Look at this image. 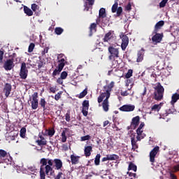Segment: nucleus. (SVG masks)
<instances>
[{
	"label": "nucleus",
	"mask_w": 179,
	"mask_h": 179,
	"mask_svg": "<svg viewBox=\"0 0 179 179\" xmlns=\"http://www.w3.org/2000/svg\"><path fill=\"white\" fill-rule=\"evenodd\" d=\"M144 127L145 122H141L138 126V129H136L137 136L135 134V133L131 134L130 136L133 150H136V149L138 148V143H136V142L142 141V139H143L146 136V134L143 133Z\"/></svg>",
	"instance_id": "nucleus-1"
},
{
	"label": "nucleus",
	"mask_w": 179,
	"mask_h": 179,
	"mask_svg": "<svg viewBox=\"0 0 179 179\" xmlns=\"http://www.w3.org/2000/svg\"><path fill=\"white\" fill-rule=\"evenodd\" d=\"M52 159L50 158H42L40 160V178L45 179V174L48 176L52 171Z\"/></svg>",
	"instance_id": "nucleus-2"
},
{
	"label": "nucleus",
	"mask_w": 179,
	"mask_h": 179,
	"mask_svg": "<svg viewBox=\"0 0 179 179\" xmlns=\"http://www.w3.org/2000/svg\"><path fill=\"white\" fill-rule=\"evenodd\" d=\"M57 62L58 66L53 71L52 76H57V75H59L62 69H64V66H65V64L66 62V57L65 55H64V54H59L57 55Z\"/></svg>",
	"instance_id": "nucleus-3"
},
{
	"label": "nucleus",
	"mask_w": 179,
	"mask_h": 179,
	"mask_svg": "<svg viewBox=\"0 0 179 179\" xmlns=\"http://www.w3.org/2000/svg\"><path fill=\"white\" fill-rule=\"evenodd\" d=\"M154 99L155 100H157V101H160V100H163V96L164 94V87L162 86L160 83H157L154 87Z\"/></svg>",
	"instance_id": "nucleus-4"
},
{
	"label": "nucleus",
	"mask_w": 179,
	"mask_h": 179,
	"mask_svg": "<svg viewBox=\"0 0 179 179\" xmlns=\"http://www.w3.org/2000/svg\"><path fill=\"white\" fill-rule=\"evenodd\" d=\"M114 85H115V83L114 81H112L109 85H106L103 87V89H105L106 92L102 93L99 97H98V103H101L104 99H106V96L107 94H109L110 97V92L113 90V87H114Z\"/></svg>",
	"instance_id": "nucleus-5"
},
{
	"label": "nucleus",
	"mask_w": 179,
	"mask_h": 179,
	"mask_svg": "<svg viewBox=\"0 0 179 179\" xmlns=\"http://www.w3.org/2000/svg\"><path fill=\"white\" fill-rule=\"evenodd\" d=\"M108 52L110 54V55L109 56L110 61H115V58H118V57H120V52L118 51L117 48L110 46L108 48Z\"/></svg>",
	"instance_id": "nucleus-6"
},
{
	"label": "nucleus",
	"mask_w": 179,
	"mask_h": 179,
	"mask_svg": "<svg viewBox=\"0 0 179 179\" xmlns=\"http://www.w3.org/2000/svg\"><path fill=\"white\" fill-rule=\"evenodd\" d=\"M120 37L122 40L121 48L122 51H125L127 50V47H128V44H129V38L124 33H121Z\"/></svg>",
	"instance_id": "nucleus-7"
},
{
	"label": "nucleus",
	"mask_w": 179,
	"mask_h": 179,
	"mask_svg": "<svg viewBox=\"0 0 179 179\" xmlns=\"http://www.w3.org/2000/svg\"><path fill=\"white\" fill-rule=\"evenodd\" d=\"M31 106L32 110H37V108H38V94L37 92H34L32 94Z\"/></svg>",
	"instance_id": "nucleus-8"
},
{
	"label": "nucleus",
	"mask_w": 179,
	"mask_h": 179,
	"mask_svg": "<svg viewBox=\"0 0 179 179\" xmlns=\"http://www.w3.org/2000/svg\"><path fill=\"white\" fill-rule=\"evenodd\" d=\"M5 71H12L15 68V63H13V59H7L3 66Z\"/></svg>",
	"instance_id": "nucleus-9"
},
{
	"label": "nucleus",
	"mask_w": 179,
	"mask_h": 179,
	"mask_svg": "<svg viewBox=\"0 0 179 179\" xmlns=\"http://www.w3.org/2000/svg\"><path fill=\"white\" fill-rule=\"evenodd\" d=\"M159 146L155 147L150 152V162L153 164V162H155V159L159 153Z\"/></svg>",
	"instance_id": "nucleus-10"
},
{
	"label": "nucleus",
	"mask_w": 179,
	"mask_h": 179,
	"mask_svg": "<svg viewBox=\"0 0 179 179\" xmlns=\"http://www.w3.org/2000/svg\"><path fill=\"white\" fill-rule=\"evenodd\" d=\"M162 40H163V34L155 33V34L152 38V41L154 44L161 43Z\"/></svg>",
	"instance_id": "nucleus-11"
},
{
	"label": "nucleus",
	"mask_w": 179,
	"mask_h": 179,
	"mask_svg": "<svg viewBox=\"0 0 179 179\" xmlns=\"http://www.w3.org/2000/svg\"><path fill=\"white\" fill-rule=\"evenodd\" d=\"M120 111H124L127 113H129L131 111H134L135 110V105H123L120 108Z\"/></svg>",
	"instance_id": "nucleus-12"
},
{
	"label": "nucleus",
	"mask_w": 179,
	"mask_h": 179,
	"mask_svg": "<svg viewBox=\"0 0 179 179\" xmlns=\"http://www.w3.org/2000/svg\"><path fill=\"white\" fill-rule=\"evenodd\" d=\"M113 39H114V32L110 31L105 35L103 40L104 43H111V41H113Z\"/></svg>",
	"instance_id": "nucleus-13"
},
{
	"label": "nucleus",
	"mask_w": 179,
	"mask_h": 179,
	"mask_svg": "<svg viewBox=\"0 0 179 179\" xmlns=\"http://www.w3.org/2000/svg\"><path fill=\"white\" fill-rule=\"evenodd\" d=\"M88 111H89V101L85 100L83 102V110H82V113L85 117H87Z\"/></svg>",
	"instance_id": "nucleus-14"
},
{
	"label": "nucleus",
	"mask_w": 179,
	"mask_h": 179,
	"mask_svg": "<svg viewBox=\"0 0 179 179\" xmlns=\"http://www.w3.org/2000/svg\"><path fill=\"white\" fill-rule=\"evenodd\" d=\"M141 121V118L139 116H136L132 118L131 122V127L132 129H135L138 125H139V122Z\"/></svg>",
	"instance_id": "nucleus-15"
},
{
	"label": "nucleus",
	"mask_w": 179,
	"mask_h": 179,
	"mask_svg": "<svg viewBox=\"0 0 179 179\" xmlns=\"http://www.w3.org/2000/svg\"><path fill=\"white\" fill-rule=\"evenodd\" d=\"M3 92L5 94L6 97H9L10 92H12V85L9 83H6Z\"/></svg>",
	"instance_id": "nucleus-16"
},
{
	"label": "nucleus",
	"mask_w": 179,
	"mask_h": 179,
	"mask_svg": "<svg viewBox=\"0 0 179 179\" xmlns=\"http://www.w3.org/2000/svg\"><path fill=\"white\" fill-rule=\"evenodd\" d=\"M108 99H110V94H107L106 96H105V99L103 100L102 103V107L103 108V110L106 111V113L108 111V107H110V105L108 103Z\"/></svg>",
	"instance_id": "nucleus-17"
},
{
	"label": "nucleus",
	"mask_w": 179,
	"mask_h": 179,
	"mask_svg": "<svg viewBox=\"0 0 179 179\" xmlns=\"http://www.w3.org/2000/svg\"><path fill=\"white\" fill-rule=\"evenodd\" d=\"M52 165L54 164L55 162V166L56 170H61L62 169V161L59 159H55L52 160Z\"/></svg>",
	"instance_id": "nucleus-18"
},
{
	"label": "nucleus",
	"mask_w": 179,
	"mask_h": 179,
	"mask_svg": "<svg viewBox=\"0 0 179 179\" xmlns=\"http://www.w3.org/2000/svg\"><path fill=\"white\" fill-rule=\"evenodd\" d=\"M70 158H71L72 164H79V160L80 159V156L73 154L71 155Z\"/></svg>",
	"instance_id": "nucleus-19"
},
{
	"label": "nucleus",
	"mask_w": 179,
	"mask_h": 179,
	"mask_svg": "<svg viewBox=\"0 0 179 179\" xmlns=\"http://www.w3.org/2000/svg\"><path fill=\"white\" fill-rule=\"evenodd\" d=\"M92 150L93 147H92L91 145L85 146L84 149L85 156H86V157H89L90 155H92Z\"/></svg>",
	"instance_id": "nucleus-20"
},
{
	"label": "nucleus",
	"mask_w": 179,
	"mask_h": 179,
	"mask_svg": "<svg viewBox=\"0 0 179 179\" xmlns=\"http://www.w3.org/2000/svg\"><path fill=\"white\" fill-rule=\"evenodd\" d=\"M164 26V21L161 20L157 22V24L155 26L154 33H157V31H159V30H160V29H162V27H163Z\"/></svg>",
	"instance_id": "nucleus-21"
},
{
	"label": "nucleus",
	"mask_w": 179,
	"mask_h": 179,
	"mask_svg": "<svg viewBox=\"0 0 179 179\" xmlns=\"http://www.w3.org/2000/svg\"><path fill=\"white\" fill-rule=\"evenodd\" d=\"M55 134V130L54 129H45L43 135L45 136H50V138L54 136Z\"/></svg>",
	"instance_id": "nucleus-22"
},
{
	"label": "nucleus",
	"mask_w": 179,
	"mask_h": 179,
	"mask_svg": "<svg viewBox=\"0 0 179 179\" xmlns=\"http://www.w3.org/2000/svg\"><path fill=\"white\" fill-rule=\"evenodd\" d=\"M143 55H145V52L143 49H141L137 54L136 62H142L143 61Z\"/></svg>",
	"instance_id": "nucleus-23"
},
{
	"label": "nucleus",
	"mask_w": 179,
	"mask_h": 179,
	"mask_svg": "<svg viewBox=\"0 0 179 179\" xmlns=\"http://www.w3.org/2000/svg\"><path fill=\"white\" fill-rule=\"evenodd\" d=\"M178 100H179V94L178 93L173 94L171 96V106H174V104H176V102L178 101Z\"/></svg>",
	"instance_id": "nucleus-24"
},
{
	"label": "nucleus",
	"mask_w": 179,
	"mask_h": 179,
	"mask_svg": "<svg viewBox=\"0 0 179 179\" xmlns=\"http://www.w3.org/2000/svg\"><path fill=\"white\" fill-rule=\"evenodd\" d=\"M163 104H164L163 102H161L159 104H155L151 108V111H157V112L160 111V108L163 107Z\"/></svg>",
	"instance_id": "nucleus-25"
},
{
	"label": "nucleus",
	"mask_w": 179,
	"mask_h": 179,
	"mask_svg": "<svg viewBox=\"0 0 179 179\" xmlns=\"http://www.w3.org/2000/svg\"><path fill=\"white\" fill-rule=\"evenodd\" d=\"M104 17H106V9L102 8L99 10V19L101 20Z\"/></svg>",
	"instance_id": "nucleus-26"
},
{
	"label": "nucleus",
	"mask_w": 179,
	"mask_h": 179,
	"mask_svg": "<svg viewBox=\"0 0 179 179\" xmlns=\"http://www.w3.org/2000/svg\"><path fill=\"white\" fill-rule=\"evenodd\" d=\"M27 73H29V71L20 70V76L21 79H26L27 78Z\"/></svg>",
	"instance_id": "nucleus-27"
},
{
	"label": "nucleus",
	"mask_w": 179,
	"mask_h": 179,
	"mask_svg": "<svg viewBox=\"0 0 179 179\" xmlns=\"http://www.w3.org/2000/svg\"><path fill=\"white\" fill-rule=\"evenodd\" d=\"M66 131H68V129H64V130L62 131L61 136H62V142L63 143H65L66 142Z\"/></svg>",
	"instance_id": "nucleus-28"
},
{
	"label": "nucleus",
	"mask_w": 179,
	"mask_h": 179,
	"mask_svg": "<svg viewBox=\"0 0 179 179\" xmlns=\"http://www.w3.org/2000/svg\"><path fill=\"white\" fill-rule=\"evenodd\" d=\"M24 12L27 16H33V10L27 6L24 7Z\"/></svg>",
	"instance_id": "nucleus-29"
},
{
	"label": "nucleus",
	"mask_w": 179,
	"mask_h": 179,
	"mask_svg": "<svg viewBox=\"0 0 179 179\" xmlns=\"http://www.w3.org/2000/svg\"><path fill=\"white\" fill-rule=\"evenodd\" d=\"M47 104V101H45V99L41 98L40 101H39V105L43 110H46L47 108H45V105Z\"/></svg>",
	"instance_id": "nucleus-30"
},
{
	"label": "nucleus",
	"mask_w": 179,
	"mask_h": 179,
	"mask_svg": "<svg viewBox=\"0 0 179 179\" xmlns=\"http://www.w3.org/2000/svg\"><path fill=\"white\" fill-rule=\"evenodd\" d=\"M128 170H129V171L130 170H133V171L136 172V170H137L136 165H135V164H134V163H132V162H130L129 164Z\"/></svg>",
	"instance_id": "nucleus-31"
},
{
	"label": "nucleus",
	"mask_w": 179,
	"mask_h": 179,
	"mask_svg": "<svg viewBox=\"0 0 179 179\" xmlns=\"http://www.w3.org/2000/svg\"><path fill=\"white\" fill-rule=\"evenodd\" d=\"M100 157H101L100 154H97L96 155V157L94 159V164H95V166H99L100 164Z\"/></svg>",
	"instance_id": "nucleus-32"
},
{
	"label": "nucleus",
	"mask_w": 179,
	"mask_h": 179,
	"mask_svg": "<svg viewBox=\"0 0 179 179\" xmlns=\"http://www.w3.org/2000/svg\"><path fill=\"white\" fill-rule=\"evenodd\" d=\"M117 9H118V2L115 1L111 8L112 13H115V12H117Z\"/></svg>",
	"instance_id": "nucleus-33"
},
{
	"label": "nucleus",
	"mask_w": 179,
	"mask_h": 179,
	"mask_svg": "<svg viewBox=\"0 0 179 179\" xmlns=\"http://www.w3.org/2000/svg\"><path fill=\"white\" fill-rule=\"evenodd\" d=\"M87 94V87H86L78 96V99H83Z\"/></svg>",
	"instance_id": "nucleus-34"
},
{
	"label": "nucleus",
	"mask_w": 179,
	"mask_h": 179,
	"mask_svg": "<svg viewBox=\"0 0 179 179\" xmlns=\"http://www.w3.org/2000/svg\"><path fill=\"white\" fill-rule=\"evenodd\" d=\"M8 156V152L3 150H0V159H4Z\"/></svg>",
	"instance_id": "nucleus-35"
},
{
	"label": "nucleus",
	"mask_w": 179,
	"mask_h": 179,
	"mask_svg": "<svg viewBox=\"0 0 179 179\" xmlns=\"http://www.w3.org/2000/svg\"><path fill=\"white\" fill-rule=\"evenodd\" d=\"M108 160H117L118 156L117 155H107Z\"/></svg>",
	"instance_id": "nucleus-36"
},
{
	"label": "nucleus",
	"mask_w": 179,
	"mask_h": 179,
	"mask_svg": "<svg viewBox=\"0 0 179 179\" xmlns=\"http://www.w3.org/2000/svg\"><path fill=\"white\" fill-rule=\"evenodd\" d=\"M63 32H64V29L61 27H57L55 29V33H56L57 36L62 34Z\"/></svg>",
	"instance_id": "nucleus-37"
},
{
	"label": "nucleus",
	"mask_w": 179,
	"mask_h": 179,
	"mask_svg": "<svg viewBox=\"0 0 179 179\" xmlns=\"http://www.w3.org/2000/svg\"><path fill=\"white\" fill-rule=\"evenodd\" d=\"M20 135L21 138H25V136H26V128L22 127L20 129Z\"/></svg>",
	"instance_id": "nucleus-38"
},
{
	"label": "nucleus",
	"mask_w": 179,
	"mask_h": 179,
	"mask_svg": "<svg viewBox=\"0 0 179 179\" xmlns=\"http://www.w3.org/2000/svg\"><path fill=\"white\" fill-rule=\"evenodd\" d=\"M55 179H65V178H64V173L62 172H59L57 175L55 176Z\"/></svg>",
	"instance_id": "nucleus-39"
},
{
	"label": "nucleus",
	"mask_w": 179,
	"mask_h": 179,
	"mask_svg": "<svg viewBox=\"0 0 179 179\" xmlns=\"http://www.w3.org/2000/svg\"><path fill=\"white\" fill-rule=\"evenodd\" d=\"M96 27H97V25L96 24V23L91 24L90 27V30L91 33H93V31H96Z\"/></svg>",
	"instance_id": "nucleus-40"
},
{
	"label": "nucleus",
	"mask_w": 179,
	"mask_h": 179,
	"mask_svg": "<svg viewBox=\"0 0 179 179\" xmlns=\"http://www.w3.org/2000/svg\"><path fill=\"white\" fill-rule=\"evenodd\" d=\"M36 171L37 169H36V166H29L28 168V171H29L31 174H34V173H36Z\"/></svg>",
	"instance_id": "nucleus-41"
},
{
	"label": "nucleus",
	"mask_w": 179,
	"mask_h": 179,
	"mask_svg": "<svg viewBox=\"0 0 179 179\" xmlns=\"http://www.w3.org/2000/svg\"><path fill=\"white\" fill-rule=\"evenodd\" d=\"M34 47H36V45H34V43H30L28 48V52H33V50H34Z\"/></svg>",
	"instance_id": "nucleus-42"
},
{
	"label": "nucleus",
	"mask_w": 179,
	"mask_h": 179,
	"mask_svg": "<svg viewBox=\"0 0 179 179\" xmlns=\"http://www.w3.org/2000/svg\"><path fill=\"white\" fill-rule=\"evenodd\" d=\"M132 73H134V71H132V69H129L126 73L125 78H127V79H129V78L132 76Z\"/></svg>",
	"instance_id": "nucleus-43"
},
{
	"label": "nucleus",
	"mask_w": 179,
	"mask_h": 179,
	"mask_svg": "<svg viewBox=\"0 0 179 179\" xmlns=\"http://www.w3.org/2000/svg\"><path fill=\"white\" fill-rule=\"evenodd\" d=\"M37 143L39 146L47 145V141L45 139L44 140H38Z\"/></svg>",
	"instance_id": "nucleus-44"
},
{
	"label": "nucleus",
	"mask_w": 179,
	"mask_h": 179,
	"mask_svg": "<svg viewBox=\"0 0 179 179\" xmlns=\"http://www.w3.org/2000/svg\"><path fill=\"white\" fill-rule=\"evenodd\" d=\"M60 78L63 80L66 79V78H68V73L66 71H62L60 75Z\"/></svg>",
	"instance_id": "nucleus-45"
},
{
	"label": "nucleus",
	"mask_w": 179,
	"mask_h": 179,
	"mask_svg": "<svg viewBox=\"0 0 179 179\" xmlns=\"http://www.w3.org/2000/svg\"><path fill=\"white\" fill-rule=\"evenodd\" d=\"M167 2H169V0H162L159 3V7L164 8V6H166V3H167Z\"/></svg>",
	"instance_id": "nucleus-46"
},
{
	"label": "nucleus",
	"mask_w": 179,
	"mask_h": 179,
	"mask_svg": "<svg viewBox=\"0 0 179 179\" xmlns=\"http://www.w3.org/2000/svg\"><path fill=\"white\" fill-rule=\"evenodd\" d=\"M89 139H90V135L84 136L80 138V141L82 142H84L85 141H89Z\"/></svg>",
	"instance_id": "nucleus-47"
},
{
	"label": "nucleus",
	"mask_w": 179,
	"mask_h": 179,
	"mask_svg": "<svg viewBox=\"0 0 179 179\" xmlns=\"http://www.w3.org/2000/svg\"><path fill=\"white\" fill-rule=\"evenodd\" d=\"M61 94H62V92H58L55 96V100L56 101H58L61 99Z\"/></svg>",
	"instance_id": "nucleus-48"
},
{
	"label": "nucleus",
	"mask_w": 179,
	"mask_h": 179,
	"mask_svg": "<svg viewBox=\"0 0 179 179\" xmlns=\"http://www.w3.org/2000/svg\"><path fill=\"white\" fill-rule=\"evenodd\" d=\"M31 9L34 12H36L38 9V6H37V4L36 3H33L31 5Z\"/></svg>",
	"instance_id": "nucleus-49"
},
{
	"label": "nucleus",
	"mask_w": 179,
	"mask_h": 179,
	"mask_svg": "<svg viewBox=\"0 0 179 179\" xmlns=\"http://www.w3.org/2000/svg\"><path fill=\"white\" fill-rule=\"evenodd\" d=\"M117 12V16H121V13H122V7L117 8V10H116Z\"/></svg>",
	"instance_id": "nucleus-50"
},
{
	"label": "nucleus",
	"mask_w": 179,
	"mask_h": 179,
	"mask_svg": "<svg viewBox=\"0 0 179 179\" xmlns=\"http://www.w3.org/2000/svg\"><path fill=\"white\" fill-rule=\"evenodd\" d=\"M45 65V63L43 62V61H39L38 62V69H41V68H43Z\"/></svg>",
	"instance_id": "nucleus-51"
},
{
	"label": "nucleus",
	"mask_w": 179,
	"mask_h": 179,
	"mask_svg": "<svg viewBox=\"0 0 179 179\" xmlns=\"http://www.w3.org/2000/svg\"><path fill=\"white\" fill-rule=\"evenodd\" d=\"M3 50H0V64H2L3 61Z\"/></svg>",
	"instance_id": "nucleus-52"
},
{
	"label": "nucleus",
	"mask_w": 179,
	"mask_h": 179,
	"mask_svg": "<svg viewBox=\"0 0 179 179\" xmlns=\"http://www.w3.org/2000/svg\"><path fill=\"white\" fill-rule=\"evenodd\" d=\"M65 117L66 121H67V122H69V121H71V114L69 113H67Z\"/></svg>",
	"instance_id": "nucleus-53"
},
{
	"label": "nucleus",
	"mask_w": 179,
	"mask_h": 179,
	"mask_svg": "<svg viewBox=\"0 0 179 179\" xmlns=\"http://www.w3.org/2000/svg\"><path fill=\"white\" fill-rule=\"evenodd\" d=\"M20 71H27L26 69V63H22Z\"/></svg>",
	"instance_id": "nucleus-54"
},
{
	"label": "nucleus",
	"mask_w": 179,
	"mask_h": 179,
	"mask_svg": "<svg viewBox=\"0 0 179 179\" xmlns=\"http://www.w3.org/2000/svg\"><path fill=\"white\" fill-rule=\"evenodd\" d=\"M131 6H132L131 5V3H129L126 6L125 10H128V11L131 10V9H132Z\"/></svg>",
	"instance_id": "nucleus-55"
},
{
	"label": "nucleus",
	"mask_w": 179,
	"mask_h": 179,
	"mask_svg": "<svg viewBox=\"0 0 179 179\" xmlns=\"http://www.w3.org/2000/svg\"><path fill=\"white\" fill-rule=\"evenodd\" d=\"M63 80L64 79L60 77V78H57V83H59V85H62V83H64Z\"/></svg>",
	"instance_id": "nucleus-56"
},
{
	"label": "nucleus",
	"mask_w": 179,
	"mask_h": 179,
	"mask_svg": "<svg viewBox=\"0 0 179 179\" xmlns=\"http://www.w3.org/2000/svg\"><path fill=\"white\" fill-rule=\"evenodd\" d=\"M50 93H55V92H57V88H55L54 87H51L50 88Z\"/></svg>",
	"instance_id": "nucleus-57"
},
{
	"label": "nucleus",
	"mask_w": 179,
	"mask_h": 179,
	"mask_svg": "<svg viewBox=\"0 0 179 179\" xmlns=\"http://www.w3.org/2000/svg\"><path fill=\"white\" fill-rule=\"evenodd\" d=\"M127 174L129 176V177H134V178H136V173H133L131 172H127Z\"/></svg>",
	"instance_id": "nucleus-58"
},
{
	"label": "nucleus",
	"mask_w": 179,
	"mask_h": 179,
	"mask_svg": "<svg viewBox=\"0 0 179 179\" xmlns=\"http://www.w3.org/2000/svg\"><path fill=\"white\" fill-rule=\"evenodd\" d=\"M173 170H174V171H179V164L176 165V166H174L173 167Z\"/></svg>",
	"instance_id": "nucleus-59"
},
{
	"label": "nucleus",
	"mask_w": 179,
	"mask_h": 179,
	"mask_svg": "<svg viewBox=\"0 0 179 179\" xmlns=\"http://www.w3.org/2000/svg\"><path fill=\"white\" fill-rule=\"evenodd\" d=\"M170 178L171 179H177V176L174 175L173 173L170 172Z\"/></svg>",
	"instance_id": "nucleus-60"
},
{
	"label": "nucleus",
	"mask_w": 179,
	"mask_h": 179,
	"mask_svg": "<svg viewBox=\"0 0 179 179\" xmlns=\"http://www.w3.org/2000/svg\"><path fill=\"white\" fill-rule=\"evenodd\" d=\"M86 1L88 2L89 5H91V6L94 5V0H86Z\"/></svg>",
	"instance_id": "nucleus-61"
},
{
	"label": "nucleus",
	"mask_w": 179,
	"mask_h": 179,
	"mask_svg": "<svg viewBox=\"0 0 179 179\" xmlns=\"http://www.w3.org/2000/svg\"><path fill=\"white\" fill-rule=\"evenodd\" d=\"M148 91V90L146 89V87H144L143 88V92L141 94V96H146V92Z\"/></svg>",
	"instance_id": "nucleus-62"
},
{
	"label": "nucleus",
	"mask_w": 179,
	"mask_h": 179,
	"mask_svg": "<svg viewBox=\"0 0 179 179\" xmlns=\"http://www.w3.org/2000/svg\"><path fill=\"white\" fill-rule=\"evenodd\" d=\"M129 93H128V91H124L121 92L122 96H129Z\"/></svg>",
	"instance_id": "nucleus-63"
},
{
	"label": "nucleus",
	"mask_w": 179,
	"mask_h": 179,
	"mask_svg": "<svg viewBox=\"0 0 179 179\" xmlns=\"http://www.w3.org/2000/svg\"><path fill=\"white\" fill-rule=\"evenodd\" d=\"M48 48H45L43 51L42 52V54L44 55V54H47V52H48Z\"/></svg>",
	"instance_id": "nucleus-64"
}]
</instances>
